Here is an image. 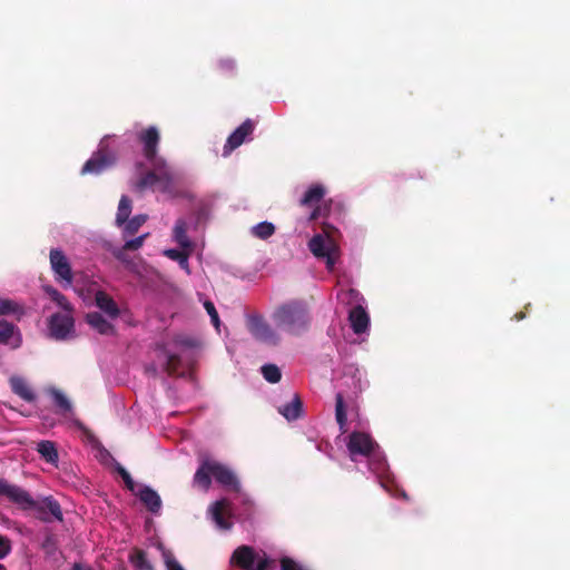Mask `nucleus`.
Wrapping results in <instances>:
<instances>
[{
    "label": "nucleus",
    "instance_id": "1",
    "mask_svg": "<svg viewBox=\"0 0 570 570\" xmlns=\"http://www.w3.org/2000/svg\"><path fill=\"white\" fill-rule=\"evenodd\" d=\"M0 495L6 497L10 502L24 511L33 510L36 518L45 523L52 522L53 520L63 521L61 505L52 495L35 500L27 490L9 483L4 479L0 480Z\"/></svg>",
    "mask_w": 570,
    "mask_h": 570
},
{
    "label": "nucleus",
    "instance_id": "2",
    "mask_svg": "<svg viewBox=\"0 0 570 570\" xmlns=\"http://www.w3.org/2000/svg\"><path fill=\"white\" fill-rule=\"evenodd\" d=\"M272 317L278 328L292 335H299L305 332L309 323L307 306L298 299L279 305Z\"/></svg>",
    "mask_w": 570,
    "mask_h": 570
},
{
    "label": "nucleus",
    "instance_id": "3",
    "mask_svg": "<svg viewBox=\"0 0 570 570\" xmlns=\"http://www.w3.org/2000/svg\"><path fill=\"white\" fill-rule=\"evenodd\" d=\"M230 563L242 570H268L273 560L266 556L258 558L252 547L240 546L233 552Z\"/></svg>",
    "mask_w": 570,
    "mask_h": 570
},
{
    "label": "nucleus",
    "instance_id": "4",
    "mask_svg": "<svg viewBox=\"0 0 570 570\" xmlns=\"http://www.w3.org/2000/svg\"><path fill=\"white\" fill-rule=\"evenodd\" d=\"M346 446L351 459L355 461L356 455L370 458L379 448V444L370 434L354 431L348 435Z\"/></svg>",
    "mask_w": 570,
    "mask_h": 570
},
{
    "label": "nucleus",
    "instance_id": "5",
    "mask_svg": "<svg viewBox=\"0 0 570 570\" xmlns=\"http://www.w3.org/2000/svg\"><path fill=\"white\" fill-rule=\"evenodd\" d=\"M115 161V155L101 142L99 149L82 166L81 174L99 175L111 167Z\"/></svg>",
    "mask_w": 570,
    "mask_h": 570
},
{
    "label": "nucleus",
    "instance_id": "6",
    "mask_svg": "<svg viewBox=\"0 0 570 570\" xmlns=\"http://www.w3.org/2000/svg\"><path fill=\"white\" fill-rule=\"evenodd\" d=\"M247 328L257 340L267 345L275 346L279 342V336L261 315H252L247 320Z\"/></svg>",
    "mask_w": 570,
    "mask_h": 570
},
{
    "label": "nucleus",
    "instance_id": "7",
    "mask_svg": "<svg viewBox=\"0 0 570 570\" xmlns=\"http://www.w3.org/2000/svg\"><path fill=\"white\" fill-rule=\"evenodd\" d=\"M308 248L315 257L325 261L328 271L334 268L336 264V248L331 240L317 234L308 242Z\"/></svg>",
    "mask_w": 570,
    "mask_h": 570
},
{
    "label": "nucleus",
    "instance_id": "8",
    "mask_svg": "<svg viewBox=\"0 0 570 570\" xmlns=\"http://www.w3.org/2000/svg\"><path fill=\"white\" fill-rule=\"evenodd\" d=\"M49 258L56 281L65 282L66 285L70 286L73 281V275L71 265L63 252L58 248H52L50 250Z\"/></svg>",
    "mask_w": 570,
    "mask_h": 570
},
{
    "label": "nucleus",
    "instance_id": "9",
    "mask_svg": "<svg viewBox=\"0 0 570 570\" xmlns=\"http://www.w3.org/2000/svg\"><path fill=\"white\" fill-rule=\"evenodd\" d=\"M325 196V188L321 184H315L308 187L303 197L299 200V205L304 207H313L312 213L308 216V220L313 222L321 217L320 202Z\"/></svg>",
    "mask_w": 570,
    "mask_h": 570
},
{
    "label": "nucleus",
    "instance_id": "10",
    "mask_svg": "<svg viewBox=\"0 0 570 570\" xmlns=\"http://www.w3.org/2000/svg\"><path fill=\"white\" fill-rule=\"evenodd\" d=\"M139 140L144 145V156L154 167L158 166L157 146L159 142V132L156 127H149L139 134Z\"/></svg>",
    "mask_w": 570,
    "mask_h": 570
},
{
    "label": "nucleus",
    "instance_id": "11",
    "mask_svg": "<svg viewBox=\"0 0 570 570\" xmlns=\"http://www.w3.org/2000/svg\"><path fill=\"white\" fill-rule=\"evenodd\" d=\"M73 318L70 314L57 313L50 317L49 330L56 340H65L73 330Z\"/></svg>",
    "mask_w": 570,
    "mask_h": 570
},
{
    "label": "nucleus",
    "instance_id": "12",
    "mask_svg": "<svg viewBox=\"0 0 570 570\" xmlns=\"http://www.w3.org/2000/svg\"><path fill=\"white\" fill-rule=\"evenodd\" d=\"M212 475L223 487L238 492L240 489L236 474L227 465L212 460Z\"/></svg>",
    "mask_w": 570,
    "mask_h": 570
},
{
    "label": "nucleus",
    "instance_id": "13",
    "mask_svg": "<svg viewBox=\"0 0 570 570\" xmlns=\"http://www.w3.org/2000/svg\"><path fill=\"white\" fill-rule=\"evenodd\" d=\"M255 124L250 119H246L239 127H237L227 138L224 146V156L229 155L233 150L239 147L245 139L254 131Z\"/></svg>",
    "mask_w": 570,
    "mask_h": 570
},
{
    "label": "nucleus",
    "instance_id": "14",
    "mask_svg": "<svg viewBox=\"0 0 570 570\" xmlns=\"http://www.w3.org/2000/svg\"><path fill=\"white\" fill-rule=\"evenodd\" d=\"M21 343L19 328L13 323L0 318V345H9L11 350H17Z\"/></svg>",
    "mask_w": 570,
    "mask_h": 570
},
{
    "label": "nucleus",
    "instance_id": "15",
    "mask_svg": "<svg viewBox=\"0 0 570 570\" xmlns=\"http://www.w3.org/2000/svg\"><path fill=\"white\" fill-rule=\"evenodd\" d=\"M157 350H159L166 357V362L164 363V371L169 376L181 375L183 372H180V368L183 361L180 355L170 352L165 343L157 344Z\"/></svg>",
    "mask_w": 570,
    "mask_h": 570
},
{
    "label": "nucleus",
    "instance_id": "16",
    "mask_svg": "<svg viewBox=\"0 0 570 570\" xmlns=\"http://www.w3.org/2000/svg\"><path fill=\"white\" fill-rule=\"evenodd\" d=\"M348 321L355 334L364 333L370 324L368 314L361 305H357L350 311Z\"/></svg>",
    "mask_w": 570,
    "mask_h": 570
},
{
    "label": "nucleus",
    "instance_id": "17",
    "mask_svg": "<svg viewBox=\"0 0 570 570\" xmlns=\"http://www.w3.org/2000/svg\"><path fill=\"white\" fill-rule=\"evenodd\" d=\"M139 500L144 505L154 514H157L161 509V499L159 494L149 487H144L137 493Z\"/></svg>",
    "mask_w": 570,
    "mask_h": 570
},
{
    "label": "nucleus",
    "instance_id": "18",
    "mask_svg": "<svg viewBox=\"0 0 570 570\" xmlns=\"http://www.w3.org/2000/svg\"><path fill=\"white\" fill-rule=\"evenodd\" d=\"M96 305L109 317L117 318L120 309L114 298L104 291H98L95 296Z\"/></svg>",
    "mask_w": 570,
    "mask_h": 570
},
{
    "label": "nucleus",
    "instance_id": "19",
    "mask_svg": "<svg viewBox=\"0 0 570 570\" xmlns=\"http://www.w3.org/2000/svg\"><path fill=\"white\" fill-rule=\"evenodd\" d=\"M87 323L95 328L99 334L114 335L116 333L115 326L109 323L100 313L91 312L86 315Z\"/></svg>",
    "mask_w": 570,
    "mask_h": 570
},
{
    "label": "nucleus",
    "instance_id": "20",
    "mask_svg": "<svg viewBox=\"0 0 570 570\" xmlns=\"http://www.w3.org/2000/svg\"><path fill=\"white\" fill-rule=\"evenodd\" d=\"M188 225L184 218H179L176 220L174 229H173V239L183 248V249H193V243L187 236Z\"/></svg>",
    "mask_w": 570,
    "mask_h": 570
},
{
    "label": "nucleus",
    "instance_id": "21",
    "mask_svg": "<svg viewBox=\"0 0 570 570\" xmlns=\"http://www.w3.org/2000/svg\"><path fill=\"white\" fill-rule=\"evenodd\" d=\"M212 460H204L194 475V483L204 490H208L212 484Z\"/></svg>",
    "mask_w": 570,
    "mask_h": 570
},
{
    "label": "nucleus",
    "instance_id": "22",
    "mask_svg": "<svg viewBox=\"0 0 570 570\" xmlns=\"http://www.w3.org/2000/svg\"><path fill=\"white\" fill-rule=\"evenodd\" d=\"M161 161H158V166L155 167L156 170H159L158 183H156V189L171 194L174 189V175L173 173L165 166H160Z\"/></svg>",
    "mask_w": 570,
    "mask_h": 570
},
{
    "label": "nucleus",
    "instance_id": "23",
    "mask_svg": "<svg viewBox=\"0 0 570 570\" xmlns=\"http://www.w3.org/2000/svg\"><path fill=\"white\" fill-rule=\"evenodd\" d=\"M9 382L12 392L19 395L24 401L32 402L36 399L35 393L31 391L28 383L22 377L12 376Z\"/></svg>",
    "mask_w": 570,
    "mask_h": 570
},
{
    "label": "nucleus",
    "instance_id": "24",
    "mask_svg": "<svg viewBox=\"0 0 570 570\" xmlns=\"http://www.w3.org/2000/svg\"><path fill=\"white\" fill-rule=\"evenodd\" d=\"M13 315L17 321H20L24 315V308L18 302L10 298H0V316Z\"/></svg>",
    "mask_w": 570,
    "mask_h": 570
},
{
    "label": "nucleus",
    "instance_id": "25",
    "mask_svg": "<svg viewBox=\"0 0 570 570\" xmlns=\"http://www.w3.org/2000/svg\"><path fill=\"white\" fill-rule=\"evenodd\" d=\"M303 409V403L301 397L295 394L293 401L291 403L285 404L279 407V413L288 421L297 420L301 416Z\"/></svg>",
    "mask_w": 570,
    "mask_h": 570
},
{
    "label": "nucleus",
    "instance_id": "26",
    "mask_svg": "<svg viewBox=\"0 0 570 570\" xmlns=\"http://www.w3.org/2000/svg\"><path fill=\"white\" fill-rule=\"evenodd\" d=\"M37 451L46 462L51 464L58 462L59 456L55 442L48 440L40 441L37 444Z\"/></svg>",
    "mask_w": 570,
    "mask_h": 570
},
{
    "label": "nucleus",
    "instance_id": "27",
    "mask_svg": "<svg viewBox=\"0 0 570 570\" xmlns=\"http://www.w3.org/2000/svg\"><path fill=\"white\" fill-rule=\"evenodd\" d=\"M335 419L341 433H345L347 431V415L342 393H337L335 396Z\"/></svg>",
    "mask_w": 570,
    "mask_h": 570
},
{
    "label": "nucleus",
    "instance_id": "28",
    "mask_svg": "<svg viewBox=\"0 0 570 570\" xmlns=\"http://www.w3.org/2000/svg\"><path fill=\"white\" fill-rule=\"evenodd\" d=\"M190 252L191 250H189V249L181 248V250H180V249L170 248V249H166L164 252V255L173 261H176L183 269H185L187 273H189L188 258H189Z\"/></svg>",
    "mask_w": 570,
    "mask_h": 570
},
{
    "label": "nucleus",
    "instance_id": "29",
    "mask_svg": "<svg viewBox=\"0 0 570 570\" xmlns=\"http://www.w3.org/2000/svg\"><path fill=\"white\" fill-rule=\"evenodd\" d=\"M159 170H149L145 175H142L136 183L135 189L137 191H144L148 188H155L156 183H158Z\"/></svg>",
    "mask_w": 570,
    "mask_h": 570
},
{
    "label": "nucleus",
    "instance_id": "30",
    "mask_svg": "<svg viewBox=\"0 0 570 570\" xmlns=\"http://www.w3.org/2000/svg\"><path fill=\"white\" fill-rule=\"evenodd\" d=\"M131 213V200L128 196H122L119 200L118 210L116 215V223L118 226L124 225Z\"/></svg>",
    "mask_w": 570,
    "mask_h": 570
},
{
    "label": "nucleus",
    "instance_id": "31",
    "mask_svg": "<svg viewBox=\"0 0 570 570\" xmlns=\"http://www.w3.org/2000/svg\"><path fill=\"white\" fill-rule=\"evenodd\" d=\"M45 291L50 296V298L53 302H56L61 308H63L67 312H70L72 309L67 297L63 294H61L58 289H56L52 286H46Z\"/></svg>",
    "mask_w": 570,
    "mask_h": 570
},
{
    "label": "nucleus",
    "instance_id": "32",
    "mask_svg": "<svg viewBox=\"0 0 570 570\" xmlns=\"http://www.w3.org/2000/svg\"><path fill=\"white\" fill-rule=\"evenodd\" d=\"M224 508H225L224 501L215 502V504L213 505V510H212L213 519L220 528L229 529L232 527V524L229 522H227L226 519L224 518Z\"/></svg>",
    "mask_w": 570,
    "mask_h": 570
},
{
    "label": "nucleus",
    "instance_id": "33",
    "mask_svg": "<svg viewBox=\"0 0 570 570\" xmlns=\"http://www.w3.org/2000/svg\"><path fill=\"white\" fill-rule=\"evenodd\" d=\"M275 233V226L269 222H262L253 227V235L261 239H267Z\"/></svg>",
    "mask_w": 570,
    "mask_h": 570
},
{
    "label": "nucleus",
    "instance_id": "34",
    "mask_svg": "<svg viewBox=\"0 0 570 570\" xmlns=\"http://www.w3.org/2000/svg\"><path fill=\"white\" fill-rule=\"evenodd\" d=\"M262 374L269 383H278L282 379V373L275 364H265L262 366Z\"/></svg>",
    "mask_w": 570,
    "mask_h": 570
},
{
    "label": "nucleus",
    "instance_id": "35",
    "mask_svg": "<svg viewBox=\"0 0 570 570\" xmlns=\"http://www.w3.org/2000/svg\"><path fill=\"white\" fill-rule=\"evenodd\" d=\"M147 215H136L131 219H128L125 225V232L129 235H134L138 229L146 223Z\"/></svg>",
    "mask_w": 570,
    "mask_h": 570
},
{
    "label": "nucleus",
    "instance_id": "36",
    "mask_svg": "<svg viewBox=\"0 0 570 570\" xmlns=\"http://www.w3.org/2000/svg\"><path fill=\"white\" fill-rule=\"evenodd\" d=\"M161 554L167 570H185L170 550L163 549Z\"/></svg>",
    "mask_w": 570,
    "mask_h": 570
},
{
    "label": "nucleus",
    "instance_id": "37",
    "mask_svg": "<svg viewBox=\"0 0 570 570\" xmlns=\"http://www.w3.org/2000/svg\"><path fill=\"white\" fill-rule=\"evenodd\" d=\"M51 395L53 397L55 404L63 412L71 411V403L69 400L58 390H52Z\"/></svg>",
    "mask_w": 570,
    "mask_h": 570
},
{
    "label": "nucleus",
    "instance_id": "38",
    "mask_svg": "<svg viewBox=\"0 0 570 570\" xmlns=\"http://www.w3.org/2000/svg\"><path fill=\"white\" fill-rule=\"evenodd\" d=\"M217 69L223 75L232 76V75H234V72L236 70V65H235V61L233 59H230V58H223V59L218 60Z\"/></svg>",
    "mask_w": 570,
    "mask_h": 570
},
{
    "label": "nucleus",
    "instance_id": "39",
    "mask_svg": "<svg viewBox=\"0 0 570 570\" xmlns=\"http://www.w3.org/2000/svg\"><path fill=\"white\" fill-rule=\"evenodd\" d=\"M115 469L118 472V474L121 476V479L124 480L126 488L129 491L134 492L135 488H136V483L132 480L130 473L120 463H117Z\"/></svg>",
    "mask_w": 570,
    "mask_h": 570
},
{
    "label": "nucleus",
    "instance_id": "40",
    "mask_svg": "<svg viewBox=\"0 0 570 570\" xmlns=\"http://www.w3.org/2000/svg\"><path fill=\"white\" fill-rule=\"evenodd\" d=\"M134 563L140 570H154L153 564L147 560L146 553L142 550H138L136 552L135 558H132Z\"/></svg>",
    "mask_w": 570,
    "mask_h": 570
},
{
    "label": "nucleus",
    "instance_id": "41",
    "mask_svg": "<svg viewBox=\"0 0 570 570\" xmlns=\"http://www.w3.org/2000/svg\"><path fill=\"white\" fill-rule=\"evenodd\" d=\"M173 344L175 347H183V348H191L197 345V343L194 338L185 336V335H176L173 338Z\"/></svg>",
    "mask_w": 570,
    "mask_h": 570
},
{
    "label": "nucleus",
    "instance_id": "42",
    "mask_svg": "<svg viewBox=\"0 0 570 570\" xmlns=\"http://www.w3.org/2000/svg\"><path fill=\"white\" fill-rule=\"evenodd\" d=\"M204 307L208 315L210 316L212 324L215 326L216 330H219L220 321L214 303L210 301H206L204 303Z\"/></svg>",
    "mask_w": 570,
    "mask_h": 570
},
{
    "label": "nucleus",
    "instance_id": "43",
    "mask_svg": "<svg viewBox=\"0 0 570 570\" xmlns=\"http://www.w3.org/2000/svg\"><path fill=\"white\" fill-rule=\"evenodd\" d=\"M148 236V234H145V235H141V236H138L134 239H130V240H127L125 244H124V249H127V250H137L139 249L144 242H145V238Z\"/></svg>",
    "mask_w": 570,
    "mask_h": 570
},
{
    "label": "nucleus",
    "instance_id": "44",
    "mask_svg": "<svg viewBox=\"0 0 570 570\" xmlns=\"http://www.w3.org/2000/svg\"><path fill=\"white\" fill-rule=\"evenodd\" d=\"M281 570H304L295 560L289 557L281 559Z\"/></svg>",
    "mask_w": 570,
    "mask_h": 570
},
{
    "label": "nucleus",
    "instance_id": "45",
    "mask_svg": "<svg viewBox=\"0 0 570 570\" xmlns=\"http://www.w3.org/2000/svg\"><path fill=\"white\" fill-rule=\"evenodd\" d=\"M11 552V541L6 537L0 534V560L6 558Z\"/></svg>",
    "mask_w": 570,
    "mask_h": 570
},
{
    "label": "nucleus",
    "instance_id": "46",
    "mask_svg": "<svg viewBox=\"0 0 570 570\" xmlns=\"http://www.w3.org/2000/svg\"><path fill=\"white\" fill-rule=\"evenodd\" d=\"M42 549L47 553H53L57 549L56 538L51 534L47 535L42 542Z\"/></svg>",
    "mask_w": 570,
    "mask_h": 570
},
{
    "label": "nucleus",
    "instance_id": "47",
    "mask_svg": "<svg viewBox=\"0 0 570 570\" xmlns=\"http://www.w3.org/2000/svg\"><path fill=\"white\" fill-rule=\"evenodd\" d=\"M126 250H127V249H124V246H122L121 248L114 250V256H115L117 259H119V261H122V262H124V261H125V252H126Z\"/></svg>",
    "mask_w": 570,
    "mask_h": 570
},
{
    "label": "nucleus",
    "instance_id": "48",
    "mask_svg": "<svg viewBox=\"0 0 570 570\" xmlns=\"http://www.w3.org/2000/svg\"><path fill=\"white\" fill-rule=\"evenodd\" d=\"M146 372L150 373L153 375H156L157 374V367L154 364L148 365V366H146Z\"/></svg>",
    "mask_w": 570,
    "mask_h": 570
},
{
    "label": "nucleus",
    "instance_id": "49",
    "mask_svg": "<svg viewBox=\"0 0 570 570\" xmlns=\"http://www.w3.org/2000/svg\"><path fill=\"white\" fill-rule=\"evenodd\" d=\"M88 567H83L81 563H73L71 570H87Z\"/></svg>",
    "mask_w": 570,
    "mask_h": 570
},
{
    "label": "nucleus",
    "instance_id": "50",
    "mask_svg": "<svg viewBox=\"0 0 570 570\" xmlns=\"http://www.w3.org/2000/svg\"><path fill=\"white\" fill-rule=\"evenodd\" d=\"M524 317H525V315H524V313H522V312L517 313V314L514 315V318H515L517 321L523 320Z\"/></svg>",
    "mask_w": 570,
    "mask_h": 570
},
{
    "label": "nucleus",
    "instance_id": "51",
    "mask_svg": "<svg viewBox=\"0 0 570 570\" xmlns=\"http://www.w3.org/2000/svg\"><path fill=\"white\" fill-rule=\"evenodd\" d=\"M0 570H7V568L2 563H0Z\"/></svg>",
    "mask_w": 570,
    "mask_h": 570
},
{
    "label": "nucleus",
    "instance_id": "52",
    "mask_svg": "<svg viewBox=\"0 0 570 570\" xmlns=\"http://www.w3.org/2000/svg\"><path fill=\"white\" fill-rule=\"evenodd\" d=\"M87 570H94V569H91V568L89 567V568H87Z\"/></svg>",
    "mask_w": 570,
    "mask_h": 570
}]
</instances>
